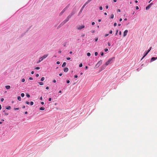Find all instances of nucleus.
I'll use <instances>...</instances> for the list:
<instances>
[{
  "mask_svg": "<svg viewBox=\"0 0 157 157\" xmlns=\"http://www.w3.org/2000/svg\"><path fill=\"white\" fill-rule=\"evenodd\" d=\"M71 17L70 15L68 16L67 17L66 19L64 20L63 22H62L59 25V26L61 27L64 25L65 23L68 21L69 19L71 18Z\"/></svg>",
  "mask_w": 157,
  "mask_h": 157,
  "instance_id": "obj_1",
  "label": "nucleus"
},
{
  "mask_svg": "<svg viewBox=\"0 0 157 157\" xmlns=\"http://www.w3.org/2000/svg\"><path fill=\"white\" fill-rule=\"evenodd\" d=\"M114 59L115 57H114L109 59L105 64L107 66L109 64L112 63L113 62Z\"/></svg>",
  "mask_w": 157,
  "mask_h": 157,
  "instance_id": "obj_2",
  "label": "nucleus"
},
{
  "mask_svg": "<svg viewBox=\"0 0 157 157\" xmlns=\"http://www.w3.org/2000/svg\"><path fill=\"white\" fill-rule=\"evenodd\" d=\"M69 7V5H68L67 6H66V7L65 8H64L63 10L59 14V15H62L63 14V13Z\"/></svg>",
  "mask_w": 157,
  "mask_h": 157,
  "instance_id": "obj_3",
  "label": "nucleus"
},
{
  "mask_svg": "<svg viewBox=\"0 0 157 157\" xmlns=\"http://www.w3.org/2000/svg\"><path fill=\"white\" fill-rule=\"evenodd\" d=\"M151 47L149 49H148L147 51L145 53L144 56H143L142 59H141V60L148 53V52L150 51L151 50Z\"/></svg>",
  "mask_w": 157,
  "mask_h": 157,
  "instance_id": "obj_4",
  "label": "nucleus"
},
{
  "mask_svg": "<svg viewBox=\"0 0 157 157\" xmlns=\"http://www.w3.org/2000/svg\"><path fill=\"white\" fill-rule=\"evenodd\" d=\"M48 54L44 55L43 56L40 57V59L42 61L44 59L46 58L48 56Z\"/></svg>",
  "mask_w": 157,
  "mask_h": 157,
  "instance_id": "obj_5",
  "label": "nucleus"
},
{
  "mask_svg": "<svg viewBox=\"0 0 157 157\" xmlns=\"http://www.w3.org/2000/svg\"><path fill=\"white\" fill-rule=\"evenodd\" d=\"M84 27H85V26L84 25H83L78 26L77 28V29H78L80 30V29H81L84 28Z\"/></svg>",
  "mask_w": 157,
  "mask_h": 157,
  "instance_id": "obj_6",
  "label": "nucleus"
},
{
  "mask_svg": "<svg viewBox=\"0 0 157 157\" xmlns=\"http://www.w3.org/2000/svg\"><path fill=\"white\" fill-rule=\"evenodd\" d=\"M153 5V3H151L148 6L146 7V10H148L151 6Z\"/></svg>",
  "mask_w": 157,
  "mask_h": 157,
  "instance_id": "obj_7",
  "label": "nucleus"
},
{
  "mask_svg": "<svg viewBox=\"0 0 157 157\" xmlns=\"http://www.w3.org/2000/svg\"><path fill=\"white\" fill-rule=\"evenodd\" d=\"M128 32V31L127 30H125L124 31V33H123L124 37H125V36H126V35L127 34Z\"/></svg>",
  "mask_w": 157,
  "mask_h": 157,
  "instance_id": "obj_8",
  "label": "nucleus"
},
{
  "mask_svg": "<svg viewBox=\"0 0 157 157\" xmlns=\"http://www.w3.org/2000/svg\"><path fill=\"white\" fill-rule=\"evenodd\" d=\"M106 66H107L105 64L103 65L101 67V70H104V69H105Z\"/></svg>",
  "mask_w": 157,
  "mask_h": 157,
  "instance_id": "obj_9",
  "label": "nucleus"
},
{
  "mask_svg": "<svg viewBox=\"0 0 157 157\" xmlns=\"http://www.w3.org/2000/svg\"><path fill=\"white\" fill-rule=\"evenodd\" d=\"M157 59V57H153L151 59V62H153V61H155Z\"/></svg>",
  "mask_w": 157,
  "mask_h": 157,
  "instance_id": "obj_10",
  "label": "nucleus"
},
{
  "mask_svg": "<svg viewBox=\"0 0 157 157\" xmlns=\"http://www.w3.org/2000/svg\"><path fill=\"white\" fill-rule=\"evenodd\" d=\"M102 60H100V61H99L98 62V63H97V65H98V66H100L101 64V63H102Z\"/></svg>",
  "mask_w": 157,
  "mask_h": 157,
  "instance_id": "obj_11",
  "label": "nucleus"
},
{
  "mask_svg": "<svg viewBox=\"0 0 157 157\" xmlns=\"http://www.w3.org/2000/svg\"><path fill=\"white\" fill-rule=\"evenodd\" d=\"M92 0H87L84 4V6H86L87 4L88 3L90 2Z\"/></svg>",
  "mask_w": 157,
  "mask_h": 157,
  "instance_id": "obj_12",
  "label": "nucleus"
},
{
  "mask_svg": "<svg viewBox=\"0 0 157 157\" xmlns=\"http://www.w3.org/2000/svg\"><path fill=\"white\" fill-rule=\"evenodd\" d=\"M63 71L65 72H67L68 71V69L67 67H65Z\"/></svg>",
  "mask_w": 157,
  "mask_h": 157,
  "instance_id": "obj_13",
  "label": "nucleus"
},
{
  "mask_svg": "<svg viewBox=\"0 0 157 157\" xmlns=\"http://www.w3.org/2000/svg\"><path fill=\"white\" fill-rule=\"evenodd\" d=\"M3 112L4 113V115H7L9 114L5 110H4L3 111Z\"/></svg>",
  "mask_w": 157,
  "mask_h": 157,
  "instance_id": "obj_14",
  "label": "nucleus"
},
{
  "mask_svg": "<svg viewBox=\"0 0 157 157\" xmlns=\"http://www.w3.org/2000/svg\"><path fill=\"white\" fill-rule=\"evenodd\" d=\"M5 87L7 89H9L10 88V86L8 85L6 86Z\"/></svg>",
  "mask_w": 157,
  "mask_h": 157,
  "instance_id": "obj_15",
  "label": "nucleus"
},
{
  "mask_svg": "<svg viewBox=\"0 0 157 157\" xmlns=\"http://www.w3.org/2000/svg\"><path fill=\"white\" fill-rule=\"evenodd\" d=\"M66 62H64L62 65V67H65L66 66Z\"/></svg>",
  "mask_w": 157,
  "mask_h": 157,
  "instance_id": "obj_16",
  "label": "nucleus"
},
{
  "mask_svg": "<svg viewBox=\"0 0 157 157\" xmlns=\"http://www.w3.org/2000/svg\"><path fill=\"white\" fill-rule=\"evenodd\" d=\"M85 6H84V4L83 5V6H82V7L80 11V12H81L82 11V10L83 9V8H84V7H85Z\"/></svg>",
  "mask_w": 157,
  "mask_h": 157,
  "instance_id": "obj_17",
  "label": "nucleus"
},
{
  "mask_svg": "<svg viewBox=\"0 0 157 157\" xmlns=\"http://www.w3.org/2000/svg\"><path fill=\"white\" fill-rule=\"evenodd\" d=\"M75 13V12H72L70 14V16H71V17H72Z\"/></svg>",
  "mask_w": 157,
  "mask_h": 157,
  "instance_id": "obj_18",
  "label": "nucleus"
},
{
  "mask_svg": "<svg viewBox=\"0 0 157 157\" xmlns=\"http://www.w3.org/2000/svg\"><path fill=\"white\" fill-rule=\"evenodd\" d=\"M75 13V12H72L70 14V16H71V17H72Z\"/></svg>",
  "mask_w": 157,
  "mask_h": 157,
  "instance_id": "obj_19",
  "label": "nucleus"
},
{
  "mask_svg": "<svg viewBox=\"0 0 157 157\" xmlns=\"http://www.w3.org/2000/svg\"><path fill=\"white\" fill-rule=\"evenodd\" d=\"M45 109V108L44 107H41L40 108V110H44Z\"/></svg>",
  "mask_w": 157,
  "mask_h": 157,
  "instance_id": "obj_20",
  "label": "nucleus"
},
{
  "mask_svg": "<svg viewBox=\"0 0 157 157\" xmlns=\"http://www.w3.org/2000/svg\"><path fill=\"white\" fill-rule=\"evenodd\" d=\"M17 99L19 101H21V98L20 96H18L17 97Z\"/></svg>",
  "mask_w": 157,
  "mask_h": 157,
  "instance_id": "obj_21",
  "label": "nucleus"
},
{
  "mask_svg": "<svg viewBox=\"0 0 157 157\" xmlns=\"http://www.w3.org/2000/svg\"><path fill=\"white\" fill-rule=\"evenodd\" d=\"M114 17V15L113 14H112L110 16V18L111 19H113V18Z\"/></svg>",
  "mask_w": 157,
  "mask_h": 157,
  "instance_id": "obj_22",
  "label": "nucleus"
},
{
  "mask_svg": "<svg viewBox=\"0 0 157 157\" xmlns=\"http://www.w3.org/2000/svg\"><path fill=\"white\" fill-rule=\"evenodd\" d=\"M7 109H11V107L10 106H8L6 108Z\"/></svg>",
  "mask_w": 157,
  "mask_h": 157,
  "instance_id": "obj_23",
  "label": "nucleus"
},
{
  "mask_svg": "<svg viewBox=\"0 0 157 157\" xmlns=\"http://www.w3.org/2000/svg\"><path fill=\"white\" fill-rule=\"evenodd\" d=\"M38 83L40 84V85H44V83L42 82H39Z\"/></svg>",
  "mask_w": 157,
  "mask_h": 157,
  "instance_id": "obj_24",
  "label": "nucleus"
},
{
  "mask_svg": "<svg viewBox=\"0 0 157 157\" xmlns=\"http://www.w3.org/2000/svg\"><path fill=\"white\" fill-rule=\"evenodd\" d=\"M44 77H42L41 79V81H43L44 80Z\"/></svg>",
  "mask_w": 157,
  "mask_h": 157,
  "instance_id": "obj_25",
  "label": "nucleus"
},
{
  "mask_svg": "<svg viewBox=\"0 0 157 157\" xmlns=\"http://www.w3.org/2000/svg\"><path fill=\"white\" fill-rule=\"evenodd\" d=\"M21 97H23L24 96L25 94L24 93H21Z\"/></svg>",
  "mask_w": 157,
  "mask_h": 157,
  "instance_id": "obj_26",
  "label": "nucleus"
},
{
  "mask_svg": "<svg viewBox=\"0 0 157 157\" xmlns=\"http://www.w3.org/2000/svg\"><path fill=\"white\" fill-rule=\"evenodd\" d=\"M87 56H90L91 54H90V53L88 52V53H87Z\"/></svg>",
  "mask_w": 157,
  "mask_h": 157,
  "instance_id": "obj_27",
  "label": "nucleus"
},
{
  "mask_svg": "<svg viewBox=\"0 0 157 157\" xmlns=\"http://www.w3.org/2000/svg\"><path fill=\"white\" fill-rule=\"evenodd\" d=\"M40 69V67H36L35 68V69H36V70H39V69Z\"/></svg>",
  "mask_w": 157,
  "mask_h": 157,
  "instance_id": "obj_28",
  "label": "nucleus"
},
{
  "mask_svg": "<svg viewBox=\"0 0 157 157\" xmlns=\"http://www.w3.org/2000/svg\"><path fill=\"white\" fill-rule=\"evenodd\" d=\"M82 66V63H80L79 65V67H81Z\"/></svg>",
  "mask_w": 157,
  "mask_h": 157,
  "instance_id": "obj_29",
  "label": "nucleus"
},
{
  "mask_svg": "<svg viewBox=\"0 0 157 157\" xmlns=\"http://www.w3.org/2000/svg\"><path fill=\"white\" fill-rule=\"evenodd\" d=\"M26 96L28 98H29L30 97V95L29 94H27Z\"/></svg>",
  "mask_w": 157,
  "mask_h": 157,
  "instance_id": "obj_30",
  "label": "nucleus"
},
{
  "mask_svg": "<svg viewBox=\"0 0 157 157\" xmlns=\"http://www.w3.org/2000/svg\"><path fill=\"white\" fill-rule=\"evenodd\" d=\"M25 79L24 78H22L21 80V82H24L25 81Z\"/></svg>",
  "mask_w": 157,
  "mask_h": 157,
  "instance_id": "obj_31",
  "label": "nucleus"
},
{
  "mask_svg": "<svg viewBox=\"0 0 157 157\" xmlns=\"http://www.w3.org/2000/svg\"><path fill=\"white\" fill-rule=\"evenodd\" d=\"M42 61L39 59L38 61V62H37V63H40V62H41Z\"/></svg>",
  "mask_w": 157,
  "mask_h": 157,
  "instance_id": "obj_32",
  "label": "nucleus"
},
{
  "mask_svg": "<svg viewBox=\"0 0 157 157\" xmlns=\"http://www.w3.org/2000/svg\"><path fill=\"white\" fill-rule=\"evenodd\" d=\"M94 55L95 56H97L98 55V53L97 52H95Z\"/></svg>",
  "mask_w": 157,
  "mask_h": 157,
  "instance_id": "obj_33",
  "label": "nucleus"
},
{
  "mask_svg": "<svg viewBox=\"0 0 157 157\" xmlns=\"http://www.w3.org/2000/svg\"><path fill=\"white\" fill-rule=\"evenodd\" d=\"M102 9H103V8H102V6H101L99 7V9L100 10H102Z\"/></svg>",
  "mask_w": 157,
  "mask_h": 157,
  "instance_id": "obj_34",
  "label": "nucleus"
},
{
  "mask_svg": "<svg viewBox=\"0 0 157 157\" xmlns=\"http://www.w3.org/2000/svg\"><path fill=\"white\" fill-rule=\"evenodd\" d=\"M104 51L105 52H107L108 51V49L107 48H105L104 49Z\"/></svg>",
  "mask_w": 157,
  "mask_h": 157,
  "instance_id": "obj_35",
  "label": "nucleus"
},
{
  "mask_svg": "<svg viewBox=\"0 0 157 157\" xmlns=\"http://www.w3.org/2000/svg\"><path fill=\"white\" fill-rule=\"evenodd\" d=\"M31 105H32L33 104V101H31L30 103Z\"/></svg>",
  "mask_w": 157,
  "mask_h": 157,
  "instance_id": "obj_36",
  "label": "nucleus"
},
{
  "mask_svg": "<svg viewBox=\"0 0 157 157\" xmlns=\"http://www.w3.org/2000/svg\"><path fill=\"white\" fill-rule=\"evenodd\" d=\"M101 56H103L104 55V53L103 52H101Z\"/></svg>",
  "mask_w": 157,
  "mask_h": 157,
  "instance_id": "obj_37",
  "label": "nucleus"
},
{
  "mask_svg": "<svg viewBox=\"0 0 157 157\" xmlns=\"http://www.w3.org/2000/svg\"><path fill=\"white\" fill-rule=\"evenodd\" d=\"M25 103H26V104H27V105H29V102H28V101H26L25 102Z\"/></svg>",
  "mask_w": 157,
  "mask_h": 157,
  "instance_id": "obj_38",
  "label": "nucleus"
},
{
  "mask_svg": "<svg viewBox=\"0 0 157 157\" xmlns=\"http://www.w3.org/2000/svg\"><path fill=\"white\" fill-rule=\"evenodd\" d=\"M108 46H111V44L110 43H109V42H108Z\"/></svg>",
  "mask_w": 157,
  "mask_h": 157,
  "instance_id": "obj_39",
  "label": "nucleus"
},
{
  "mask_svg": "<svg viewBox=\"0 0 157 157\" xmlns=\"http://www.w3.org/2000/svg\"><path fill=\"white\" fill-rule=\"evenodd\" d=\"M14 109L15 110H17L19 109V108H15Z\"/></svg>",
  "mask_w": 157,
  "mask_h": 157,
  "instance_id": "obj_40",
  "label": "nucleus"
},
{
  "mask_svg": "<svg viewBox=\"0 0 157 157\" xmlns=\"http://www.w3.org/2000/svg\"><path fill=\"white\" fill-rule=\"evenodd\" d=\"M70 81L69 80H67V83L68 84L69 83H70Z\"/></svg>",
  "mask_w": 157,
  "mask_h": 157,
  "instance_id": "obj_41",
  "label": "nucleus"
},
{
  "mask_svg": "<svg viewBox=\"0 0 157 157\" xmlns=\"http://www.w3.org/2000/svg\"><path fill=\"white\" fill-rule=\"evenodd\" d=\"M136 9L137 10L139 9V7L138 6H136Z\"/></svg>",
  "mask_w": 157,
  "mask_h": 157,
  "instance_id": "obj_42",
  "label": "nucleus"
},
{
  "mask_svg": "<svg viewBox=\"0 0 157 157\" xmlns=\"http://www.w3.org/2000/svg\"><path fill=\"white\" fill-rule=\"evenodd\" d=\"M117 25V24L116 23H115L114 24V26H116Z\"/></svg>",
  "mask_w": 157,
  "mask_h": 157,
  "instance_id": "obj_43",
  "label": "nucleus"
},
{
  "mask_svg": "<svg viewBox=\"0 0 157 157\" xmlns=\"http://www.w3.org/2000/svg\"><path fill=\"white\" fill-rule=\"evenodd\" d=\"M56 63L57 64H60V62L59 61H57L56 62Z\"/></svg>",
  "mask_w": 157,
  "mask_h": 157,
  "instance_id": "obj_44",
  "label": "nucleus"
},
{
  "mask_svg": "<svg viewBox=\"0 0 157 157\" xmlns=\"http://www.w3.org/2000/svg\"><path fill=\"white\" fill-rule=\"evenodd\" d=\"M113 33V31L112 30H110V31H109V33L110 34H112Z\"/></svg>",
  "mask_w": 157,
  "mask_h": 157,
  "instance_id": "obj_45",
  "label": "nucleus"
},
{
  "mask_svg": "<svg viewBox=\"0 0 157 157\" xmlns=\"http://www.w3.org/2000/svg\"><path fill=\"white\" fill-rule=\"evenodd\" d=\"M78 77V76L77 75H75L74 76V78H76Z\"/></svg>",
  "mask_w": 157,
  "mask_h": 157,
  "instance_id": "obj_46",
  "label": "nucleus"
},
{
  "mask_svg": "<svg viewBox=\"0 0 157 157\" xmlns=\"http://www.w3.org/2000/svg\"><path fill=\"white\" fill-rule=\"evenodd\" d=\"M4 100V99L3 98H2L1 99V101L2 102Z\"/></svg>",
  "mask_w": 157,
  "mask_h": 157,
  "instance_id": "obj_47",
  "label": "nucleus"
},
{
  "mask_svg": "<svg viewBox=\"0 0 157 157\" xmlns=\"http://www.w3.org/2000/svg\"><path fill=\"white\" fill-rule=\"evenodd\" d=\"M95 24V23L94 22H93L92 23V25H94Z\"/></svg>",
  "mask_w": 157,
  "mask_h": 157,
  "instance_id": "obj_48",
  "label": "nucleus"
},
{
  "mask_svg": "<svg viewBox=\"0 0 157 157\" xmlns=\"http://www.w3.org/2000/svg\"><path fill=\"white\" fill-rule=\"evenodd\" d=\"M91 32L92 33H94L95 32V30H92V31H91Z\"/></svg>",
  "mask_w": 157,
  "mask_h": 157,
  "instance_id": "obj_49",
  "label": "nucleus"
},
{
  "mask_svg": "<svg viewBox=\"0 0 157 157\" xmlns=\"http://www.w3.org/2000/svg\"><path fill=\"white\" fill-rule=\"evenodd\" d=\"M53 82L54 83H56V80H54L53 81Z\"/></svg>",
  "mask_w": 157,
  "mask_h": 157,
  "instance_id": "obj_50",
  "label": "nucleus"
},
{
  "mask_svg": "<svg viewBox=\"0 0 157 157\" xmlns=\"http://www.w3.org/2000/svg\"><path fill=\"white\" fill-rule=\"evenodd\" d=\"M71 59L70 58V57H68L67 58V60H70Z\"/></svg>",
  "mask_w": 157,
  "mask_h": 157,
  "instance_id": "obj_51",
  "label": "nucleus"
},
{
  "mask_svg": "<svg viewBox=\"0 0 157 157\" xmlns=\"http://www.w3.org/2000/svg\"><path fill=\"white\" fill-rule=\"evenodd\" d=\"M36 77H38L39 76V75L38 74H37L36 75Z\"/></svg>",
  "mask_w": 157,
  "mask_h": 157,
  "instance_id": "obj_52",
  "label": "nucleus"
},
{
  "mask_svg": "<svg viewBox=\"0 0 157 157\" xmlns=\"http://www.w3.org/2000/svg\"><path fill=\"white\" fill-rule=\"evenodd\" d=\"M46 89L47 90H48L49 89V87L48 86H47L46 87Z\"/></svg>",
  "mask_w": 157,
  "mask_h": 157,
  "instance_id": "obj_53",
  "label": "nucleus"
},
{
  "mask_svg": "<svg viewBox=\"0 0 157 157\" xmlns=\"http://www.w3.org/2000/svg\"><path fill=\"white\" fill-rule=\"evenodd\" d=\"M29 80H33V78H32V77H30V78H29Z\"/></svg>",
  "mask_w": 157,
  "mask_h": 157,
  "instance_id": "obj_54",
  "label": "nucleus"
},
{
  "mask_svg": "<svg viewBox=\"0 0 157 157\" xmlns=\"http://www.w3.org/2000/svg\"><path fill=\"white\" fill-rule=\"evenodd\" d=\"M108 35H109V34H105V37H106V36H108Z\"/></svg>",
  "mask_w": 157,
  "mask_h": 157,
  "instance_id": "obj_55",
  "label": "nucleus"
},
{
  "mask_svg": "<svg viewBox=\"0 0 157 157\" xmlns=\"http://www.w3.org/2000/svg\"><path fill=\"white\" fill-rule=\"evenodd\" d=\"M51 100H52L51 98H49L48 100H49V101H51Z\"/></svg>",
  "mask_w": 157,
  "mask_h": 157,
  "instance_id": "obj_56",
  "label": "nucleus"
},
{
  "mask_svg": "<svg viewBox=\"0 0 157 157\" xmlns=\"http://www.w3.org/2000/svg\"><path fill=\"white\" fill-rule=\"evenodd\" d=\"M85 69H87L88 68V67L87 66H86L85 68Z\"/></svg>",
  "mask_w": 157,
  "mask_h": 157,
  "instance_id": "obj_57",
  "label": "nucleus"
},
{
  "mask_svg": "<svg viewBox=\"0 0 157 157\" xmlns=\"http://www.w3.org/2000/svg\"><path fill=\"white\" fill-rule=\"evenodd\" d=\"M34 71H31V74H34Z\"/></svg>",
  "mask_w": 157,
  "mask_h": 157,
  "instance_id": "obj_58",
  "label": "nucleus"
},
{
  "mask_svg": "<svg viewBox=\"0 0 157 157\" xmlns=\"http://www.w3.org/2000/svg\"><path fill=\"white\" fill-rule=\"evenodd\" d=\"M105 7L106 9H108V6H106Z\"/></svg>",
  "mask_w": 157,
  "mask_h": 157,
  "instance_id": "obj_59",
  "label": "nucleus"
},
{
  "mask_svg": "<svg viewBox=\"0 0 157 157\" xmlns=\"http://www.w3.org/2000/svg\"><path fill=\"white\" fill-rule=\"evenodd\" d=\"M41 104L42 105H44V102H41Z\"/></svg>",
  "mask_w": 157,
  "mask_h": 157,
  "instance_id": "obj_60",
  "label": "nucleus"
},
{
  "mask_svg": "<svg viewBox=\"0 0 157 157\" xmlns=\"http://www.w3.org/2000/svg\"><path fill=\"white\" fill-rule=\"evenodd\" d=\"M118 32V30H117L116 31V35H117V34Z\"/></svg>",
  "mask_w": 157,
  "mask_h": 157,
  "instance_id": "obj_61",
  "label": "nucleus"
},
{
  "mask_svg": "<svg viewBox=\"0 0 157 157\" xmlns=\"http://www.w3.org/2000/svg\"><path fill=\"white\" fill-rule=\"evenodd\" d=\"M62 75V74L61 73H60V74H59V75L60 76H61Z\"/></svg>",
  "mask_w": 157,
  "mask_h": 157,
  "instance_id": "obj_62",
  "label": "nucleus"
},
{
  "mask_svg": "<svg viewBox=\"0 0 157 157\" xmlns=\"http://www.w3.org/2000/svg\"><path fill=\"white\" fill-rule=\"evenodd\" d=\"M122 21V19L121 18H120L119 19L120 21Z\"/></svg>",
  "mask_w": 157,
  "mask_h": 157,
  "instance_id": "obj_63",
  "label": "nucleus"
},
{
  "mask_svg": "<svg viewBox=\"0 0 157 157\" xmlns=\"http://www.w3.org/2000/svg\"><path fill=\"white\" fill-rule=\"evenodd\" d=\"M59 53H61V51H59L58 52Z\"/></svg>",
  "mask_w": 157,
  "mask_h": 157,
  "instance_id": "obj_64",
  "label": "nucleus"
}]
</instances>
